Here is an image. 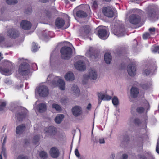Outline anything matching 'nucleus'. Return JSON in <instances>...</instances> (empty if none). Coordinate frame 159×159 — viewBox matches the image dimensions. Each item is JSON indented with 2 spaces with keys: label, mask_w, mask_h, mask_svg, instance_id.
<instances>
[{
  "label": "nucleus",
  "mask_w": 159,
  "mask_h": 159,
  "mask_svg": "<svg viewBox=\"0 0 159 159\" xmlns=\"http://www.w3.org/2000/svg\"><path fill=\"white\" fill-rule=\"evenodd\" d=\"M65 80L67 81H72L74 80L75 77L73 73L71 72H68L64 76Z\"/></svg>",
  "instance_id": "obj_20"
},
{
  "label": "nucleus",
  "mask_w": 159,
  "mask_h": 159,
  "mask_svg": "<svg viewBox=\"0 0 159 159\" xmlns=\"http://www.w3.org/2000/svg\"><path fill=\"white\" fill-rule=\"evenodd\" d=\"M25 126L24 125H19L16 128V132L17 134H21L25 129Z\"/></svg>",
  "instance_id": "obj_28"
},
{
  "label": "nucleus",
  "mask_w": 159,
  "mask_h": 159,
  "mask_svg": "<svg viewBox=\"0 0 159 159\" xmlns=\"http://www.w3.org/2000/svg\"><path fill=\"white\" fill-rule=\"evenodd\" d=\"M112 30L114 34L118 37L123 36L125 34V30L120 26L116 30L113 28Z\"/></svg>",
  "instance_id": "obj_9"
},
{
  "label": "nucleus",
  "mask_w": 159,
  "mask_h": 159,
  "mask_svg": "<svg viewBox=\"0 0 159 159\" xmlns=\"http://www.w3.org/2000/svg\"><path fill=\"white\" fill-rule=\"evenodd\" d=\"M99 37L102 39H106L108 37L109 32L103 27H100L98 31Z\"/></svg>",
  "instance_id": "obj_8"
},
{
  "label": "nucleus",
  "mask_w": 159,
  "mask_h": 159,
  "mask_svg": "<svg viewBox=\"0 0 159 159\" xmlns=\"http://www.w3.org/2000/svg\"><path fill=\"white\" fill-rule=\"evenodd\" d=\"M64 24V20L60 18L57 19L55 22L56 25L57 27L59 28H60L63 27Z\"/></svg>",
  "instance_id": "obj_22"
},
{
  "label": "nucleus",
  "mask_w": 159,
  "mask_h": 159,
  "mask_svg": "<svg viewBox=\"0 0 159 159\" xmlns=\"http://www.w3.org/2000/svg\"><path fill=\"white\" fill-rule=\"evenodd\" d=\"M39 156L41 158L45 159L47 157V154L45 152L41 151L39 153Z\"/></svg>",
  "instance_id": "obj_35"
},
{
  "label": "nucleus",
  "mask_w": 159,
  "mask_h": 159,
  "mask_svg": "<svg viewBox=\"0 0 159 159\" xmlns=\"http://www.w3.org/2000/svg\"><path fill=\"white\" fill-rule=\"evenodd\" d=\"M45 133H47L51 135H55L57 132L56 128L53 126L46 127L44 129Z\"/></svg>",
  "instance_id": "obj_13"
},
{
  "label": "nucleus",
  "mask_w": 159,
  "mask_h": 159,
  "mask_svg": "<svg viewBox=\"0 0 159 159\" xmlns=\"http://www.w3.org/2000/svg\"><path fill=\"white\" fill-rule=\"evenodd\" d=\"M138 157L139 158V159H147L145 156L144 155H139Z\"/></svg>",
  "instance_id": "obj_49"
},
{
  "label": "nucleus",
  "mask_w": 159,
  "mask_h": 159,
  "mask_svg": "<svg viewBox=\"0 0 159 159\" xmlns=\"http://www.w3.org/2000/svg\"><path fill=\"white\" fill-rule=\"evenodd\" d=\"M18 0H5L6 3L8 5H14L18 3Z\"/></svg>",
  "instance_id": "obj_31"
},
{
  "label": "nucleus",
  "mask_w": 159,
  "mask_h": 159,
  "mask_svg": "<svg viewBox=\"0 0 159 159\" xmlns=\"http://www.w3.org/2000/svg\"><path fill=\"white\" fill-rule=\"evenodd\" d=\"M37 109L40 112H43L45 111L46 109V104L44 103L39 104L38 106Z\"/></svg>",
  "instance_id": "obj_24"
},
{
  "label": "nucleus",
  "mask_w": 159,
  "mask_h": 159,
  "mask_svg": "<svg viewBox=\"0 0 159 159\" xmlns=\"http://www.w3.org/2000/svg\"><path fill=\"white\" fill-rule=\"evenodd\" d=\"M81 35L85 36V35L89 33L90 31V28L89 26H86L81 28Z\"/></svg>",
  "instance_id": "obj_21"
},
{
  "label": "nucleus",
  "mask_w": 159,
  "mask_h": 159,
  "mask_svg": "<svg viewBox=\"0 0 159 159\" xmlns=\"http://www.w3.org/2000/svg\"><path fill=\"white\" fill-rule=\"evenodd\" d=\"M52 107L53 109H55L57 111H60L61 110L60 106L57 104L53 103L52 105Z\"/></svg>",
  "instance_id": "obj_30"
},
{
  "label": "nucleus",
  "mask_w": 159,
  "mask_h": 159,
  "mask_svg": "<svg viewBox=\"0 0 159 159\" xmlns=\"http://www.w3.org/2000/svg\"><path fill=\"white\" fill-rule=\"evenodd\" d=\"M99 142L100 144H104L105 143V140L103 138H100L99 140Z\"/></svg>",
  "instance_id": "obj_48"
},
{
  "label": "nucleus",
  "mask_w": 159,
  "mask_h": 159,
  "mask_svg": "<svg viewBox=\"0 0 159 159\" xmlns=\"http://www.w3.org/2000/svg\"><path fill=\"white\" fill-rule=\"evenodd\" d=\"M77 58L79 60L74 63V67L77 70L80 71L84 70L86 69L84 61V57L79 56Z\"/></svg>",
  "instance_id": "obj_4"
},
{
  "label": "nucleus",
  "mask_w": 159,
  "mask_h": 159,
  "mask_svg": "<svg viewBox=\"0 0 159 159\" xmlns=\"http://www.w3.org/2000/svg\"><path fill=\"white\" fill-rule=\"evenodd\" d=\"M145 104H146V106L147 108H148V107L149 106V104L148 103L147 101H146L145 102Z\"/></svg>",
  "instance_id": "obj_58"
},
{
  "label": "nucleus",
  "mask_w": 159,
  "mask_h": 159,
  "mask_svg": "<svg viewBox=\"0 0 159 159\" xmlns=\"http://www.w3.org/2000/svg\"><path fill=\"white\" fill-rule=\"evenodd\" d=\"M39 48L38 45L34 43H32V51L34 52H36L38 49Z\"/></svg>",
  "instance_id": "obj_33"
},
{
  "label": "nucleus",
  "mask_w": 159,
  "mask_h": 159,
  "mask_svg": "<svg viewBox=\"0 0 159 159\" xmlns=\"http://www.w3.org/2000/svg\"><path fill=\"white\" fill-rule=\"evenodd\" d=\"M4 81L6 85H10L11 83V80L8 79H5Z\"/></svg>",
  "instance_id": "obj_42"
},
{
  "label": "nucleus",
  "mask_w": 159,
  "mask_h": 159,
  "mask_svg": "<svg viewBox=\"0 0 159 159\" xmlns=\"http://www.w3.org/2000/svg\"><path fill=\"white\" fill-rule=\"evenodd\" d=\"M157 14L158 12L155 11L154 9L149 10L147 13L148 16L151 19L155 17L156 15Z\"/></svg>",
  "instance_id": "obj_23"
},
{
  "label": "nucleus",
  "mask_w": 159,
  "mask_h": 159,
  "mask_svg": "<svg viewBox=\"0 0 159 159\" xmlns=\"http://www.w3.org/2000/svg\"><path fill=\"white\" fill-rule=\"evenodd\" d=\"M3 58V57L1 56V53L0 52V59L1 60Z\"/></svg>",
  "instance_id": "obj_62"
},
{
  "label": "nucleus",
  "mask_w": 159,
  "mask_h": 159,
  "mask_svg": "<svg viewBox=\"0 0 159 159\" xmlns=\"http://www.w3.org/2000/svg\"><path fill=\"white\" fill-rule=\"evenodd\" d=\"M156 151L157 153H159V140H158L156 148Z\"/></svg>",
  "instance_id": "obj_46"
},
{
  "label": "nucleus",
  "mask_w": 159,
  "mask_h": 159,
  "mask_svg": "<svg viewBox=\"0 0 159 159\" xmlns=\"http://www.w3.org/2000/svg\"><path fill=\"white\" fill-rule=\"evenodd\" d=\"M72 111L73 115L75 116H78L82 113V109L79 106H75L72 109Z\"/></svg>",
  "instance_id": "obj_16"
},
{
  "label": "nucleus",
  "mask_w": 159,
  "mask_h": 159,
  "mask_svg": "<svg viewBox=\"0 0 159 159\" xmlns=\"http://www.w3.org/2000/svg\"><path fill=\"white\" fill-rule=\"evenodd\" d=\"M6 149L5 148V147L4 146H2V150L1 151V154L3 155L5 157H6Z\"/></svg>",
  "instance_id": "obj_40"
},
{
  "label": "nucleus",
  "mask_w": 159,
  "mask_h": 159,
  "mask_svg": "<svg viewBox=\"0 0 159 159\" xmlns=\"http://www.w3.org/2000/svg\"><path fill=\"white\" fill-rule=\"evenodd\" d=\"M139 93L138 89L135 87H133L131 90V96L133 98H135L137 97Z\"/></svg>",
  "instance_id": "obj_25"
},
{
  "label": "nucleus",
  "mask_w": 159,
  "mask_h": 159,
  "mask_svg": "<svg viewBox=\"0 0 159 159\" xmlns=\"http://www.w3.org/2000/svg\"><path fill=\"white\" fill-rule=\"evenodd\" d=\"M64 118V116L62 114H58L55 117V121L57 124H60Z\"/></svg>",
  "instance_id": "obj_27"
},
{
  "label": "nucleus",
  "mask_w": 159,
  "mask_h": 159,
  "mask_svg": "<svg viewBox=\"0 0 159 159\" xmlns=\"http://www.w3.org/2000/svg\"><path fill=\"white\" fill-rule=\"evenodd\" d=\"M101 99H99V103H98L99 104H100L101 103Z\"/></svg>",
  "instance_id": "obj_64"
},
{
  "label": "nucleus",
  "mask_w": 159,
  "mask_h": 159,
  "mask_svg": "<svg viewBox=\"0 0 159 159\" xmlns=\"http://www.w3.org/2000/svg\"><path fill=\"white\" fill-rule=\"evenodd\" d=\"M149 30L151 34H153L155 33V29L154 28L152 27L149 28Z\"/></svg>",
  "instance_id": "obj_44"
},
{
  "label": "nucleus",
  "mask_w": 159,
  "mask_h": 159,
  "mask_svg": "<svg viewBox=\"0 0 159 159\" xmlns=\"http://www.w3.org/2000/svg\"><path fill=\"white\" fill-rule=\"evenodd\" d=\"M129 20L130 23L136 24L140 22V17L138 15L132 14L129 17Z\"/></svg>",
  "instance_id": "obj_10"
},
{
  "label": "nucleus",
  "mask_w": 159,
  "mask_h": 159,
  "mask_svg": "<svg viewBox=\"0 0 159 159\" xmlns=\"http://www.w3.org/2000/svg\"><path fill=\"white\" fill-rule=\"evenodd\" d=\"M128 156L126 154H124L122 155V157L121 159H127Z\"/></svg>",
  "instance_id": "obj_50"
},
{
  "label": "nucleus",
  "mask_w": 159,
  "mask_h": 159,
  "mask_svg": "<svg viewBox=\"0 0 159 159\" xmlns=\"http://www.w3.org/2000/svg\"><path fill=\"white\" fill-rule=\"evenodd\" d=\"M104 60L107 64H109L111 61V56L109 53H106L104 55Z\"/></svg>",
  "instance_id": "obj_26"
},
{
  "label": "nucleus",
  "mask_w": 159,
  "mask_h": 159,
  "mask_svg": "<svg viewBox=\"0 0 159 159\" xmlns=\"http://www.w3.org/2000/svg\"><path fill=\"white\" fill-rule=\"evenodd\" d=\"M4 65L6 68H0V72L6 75H11L13 71L14 65L11 62L7 60L4 61Z\"/></svg>",
  "instance_id": "obj_1"
},
{
  "label": "nucleus",
  "mask_w": 159,
  "mask_h": 159,
  "mask_svg": "<svg viewBox=\"0 0 159 159\" xmlns=\"http://www.w3.org/2000/svg\"><path fill=\"white\" fill-rule=\"evenodd\" d=\"M90 52L89 51V52H88L86 53V55L87 56H88V57H91V56L89 54V53H90Z\"/></svg>",
  "instance_id": "obj_60"
},
{
  "label": "nucleus",
  "mask_w": 159,
  "mask_h": 159,
  "mask_svg": "<svg viewBox=\"0 0 159 159\" xmlns=\"http://www.w3.org/2000/svg\"><path fill=\"white\" fill-rule=\"evenodd\" d=\"M45 19L48 20L51 16L50 13L49 11H46L45 12Z\"/></svg>",
  "instance_id": "obj_39"
},
{
  "label": "nucleus",
  "mask_w": 159,
  "mask_h": 159,
  "mask_svg": "<svg viewBox=\"0 0 159 159\" xmlns=\"http://www.w3.org/2000/svg\"><path fill=\"white\" fill-rule=\"evenodd\" d=\"M102 12L104 15L107 17H111L113 16V12L110 7H104L103 9Z\"/></svg>",
  "instance_id": "obj_12"
},
{
  "label": "nucleus",
  "mask_w": 159,
  "mask_h": 159,
  "mask_svg": "<svg viewBox=\"0 0 159 159\" xmlns=\"http://www.w3.org/2000/svg\"><path fill=\"white\" fill-rule=\"evenodd\" d=\"M40 139V136L39 135H36L33 138V143L36 144L38 142Z\"/></svg>",
  "instance_id": "obj_36"
},
{
  "label": "nucleus",
  "mask_w": 159,
  "mask_h": 159,
  "mask_svg": "<svg viewBox=\"0 0 159 159\" xmlns=\"http://www.w3.org/2000/svg\"><path fill=\"white\" fill-rule=\"evenodd\" d=\"M91 108V105L90 104H89L87 106V108L88 110H89Z\"/></svg>",
  "instance_id": "obj_57"
},
{
  "label": "nucleus",
  "mask_w": 159,
  "mask_h": 159,
  "mask_svg": "<svg viewBox=\"0 0 159 159\" xmlns=\"http://www.w3.org/2000/svg\"><path fill=\"white\" fill-rule=\"evenodd\" d=\"M75 154L76 156L78 157H79L80 154L78 150L77 149H76L75 150Z\"/></svg>",
  "instance_id": "obj_47"
},
{
  "label": "nucleus",
  "mask_w": 159,
  "mask_h": 159,
  "mask_svg": "<svg viewBox=\"0 0 159 159\" xmlns=\"http://www.w3.org/2000/svg\"><path fill=\"white\" fill-rule=\"evenodd\" d=\"M36 93L38 94L40 96L45 97L48 95L49 90L46 86L41 85L36 89Z\"/></svg>",
  "instance_id": "obj_6"
},
{
  "label": "nucleus",
  "mask_w": 159,
  "mask_h": 159,
  "mask_svg": "<svg viewBox=\"0 0 159 159\" xmlns=\"http://www.w3.org/2000/svg\"><path fill=\"white\" fill-rule=\"evenodd\" d=\"M52 84V86L53 87L58 86L61 90H64L65 89V82L60 77L56 76L54 77Z\"/></svg>",
  "instance_id": "obj_3"
},
{
  "label": "nucleus",
  "mask_w": 159,
  "mask_h": 159,
  "mask_svg": "<svg viewBox=\"0 0 159 159\" xmlns=\"http://www.w3.org/2000/svg\"><path fill=\"white\" fill-rule=\"evenodd\" d=\"M97 7V4L96 2H94L93 4L92 7L94 8H96Z\"/></svg>",
  "instance_id": "obj_51"
},
{
  "label": "nucleus",
  "mask_w": 159,
  "mask_h": 159,
  "mask_svg": "<svg viewBox=\"0 0 159 159\" xmlns=\"http://www.w3.org/2000/svg\"><path fill=\"white\" fill-rule=\"evenodd\" d=\"M98 97L99 99H100L102 100L109 101L111 99V96L107 94H105L102 92L99 93L98 94Z\"/></svg>",
  "instance_id": "obj_19"
},
{
  "label": "nucleus",
  "mask_w": 159,
  "mask_h": 159,
  "mask_svg": "<svg viewBox=\"0 0 159 159\" xmlns=\"http://www.w3.org/2000/svg\"><path fill=\"white\" fill-rule=\"evenodd\" d=\"M61 53L63 59H67L70 58L72 53V49L69 47H63L61 49Z\"/></svg>",
  "instance_id": "obj_5"
},
{
  "label": "nucleus",
  "mask_w": 159,
  "mask_h": 159,
  "mask_svg": "<svg viewBox=\"0 0 159 159\" xmlns=\"http://www.w3.org/2000/svg\"><path fill=\"white\" fill-rule=\"evenodd\" d=\"M49 153L51 156L53 158H57L59 155L58 149L55 147H52L50 149Z\"/></svg>",
  "instance_id": "obj_15"
},
{
  "label": "nucleus",
  "mask_w": 159,
  "mask_h": 159,
  "mask_svg": "<svg viewBox=\"0 0 159 159\" xmlns=\"http://www.w3.org/2000/svg\"><path fill=\"white\" fill-rule=\"evenodd\" d=\"M150 154V153L149 152H147L145 154V155H146L147 156V154L149 155Z\"/></svg>",
  "instance_id": "obj_63"
},
{
  "label": "nucleus",
  "mask_w": 159,
  "mask_h": 159,
  "mask_svg": "<svg viewBox=\"0 0 159 159\" xmlns=\"http://www.w3.org/2000/svg\"><path fill=\"white\" fill-rule=\"evenodd\" d=\"M20 26L22 29L25 30H27L30 28L31 24L30 21L26 20H24L21 22Z\"/></svg>",
  "instance_id": "obj_17"
},
{
  "label": "nucleus",
  "mask_w": 159,
  "mask_h": 159,
  "mask_svg": "<svg viewBox=\"0 0 159 159\" xmlns=\"http://www.w3.org/2000/svg\"><path fill=\"white\" fill-rule=\"evenodd\" d=\"M127 70L128 74L131 76H134L136 74V68L134 64H129L128 66Z\"/></svg>",
  "instance_id": "obj_11"
},
{
  "label": "nucleus",
  "mask_w": 159,
  "mask_h": 159,
  "mask_svg": "<svg viewBox=\"0 0 159 159\" xmlns=\"http://www.w3.org/2000/svg\"><path fill=\"white\" fill-rule=\"evenodd\" d=\"M29 68V65L25 62H24L19 66L18 70L19 74L24 75H27L30 72Z\"/></svg>",
  "instance_id": "obj_7"
},
{
  "label": "nucleus",
  "mask_w": 159,
  "mask_h": 159,
  "mask_svg": "<svg viewBox=\"0 0 159 159\" xmlns=\"http://www.w3.org/2000/svg\"><path fill=\"white\" fill-rule=\"evenodd\" d=\"M150 72V70L149 68H145L143 70V74L144 75H148Z\"/></svg>",
  "instance_id": "obj_38"
},
{
  "label": "nucleus",
  "mask_w": 159,
  "mask_h": 159,
  "mask_svg": "<svg viewBox=\"0 0 159 159\" xmlns=\"http://www.w3.org/2000/svg\"><path fill=\"white\" fill-rule=\"evenodd\" d=\"M4 39V38L3 36L0 35V43H1Z\"/></svg>",
  "instance_id": "obj_56"
},
{
  "label": "nucleus",
  "mask_w": 159,
  "mask_h": 159,
  "mask_svg": "<svg viewBox=\"0 0 159 159\" xmlns=\"http://www.w3.org/2000/svg\"><path fill=\"white\" fill-rule=\"evenodd\" d=\"M98 75L96 71L94 69L89 70L88 74L84 75L83 78V83L86 84L89 80H95L97 78Z\"/></svg>",
  "instance_id": "obj_2"
},
{
  "label": "nucleus",
  "mask_w": 159,
  "mask_h": 159,
  "mask_svg": "<svg viewBox=\"0 0 159 159\" xmlns=\"http://www.w3.org/2000/svg\"><path fill=\"white\" fill-rule=\"evenodd\" d=\"M17 159H29L27 157L23 155H19L17 158Z\"/></svg>",
  "instance_id": "obj_43"
},
{
  "label": "nucleus",
  "mask_w": 159,
  "mask_h": 159,
  "mask_svg": "<svg viewBox=\"0 0 159 159\" xmlns=\"http://www.w3.org/2000/svg\"><path fill=\"white\" fill-rule=\"evenodd\" d=\"M152 52L154 53L158 52L159 53V47L152 46L151 48Z\"/></svg>",
  "instance_id": "obj_37"
},
{
  "label": "nucleus",
  "mask_w": 159,
  "mask_h": 159,
  "mask_svg": "<svg viewBox=\"0 0 159 159\" xmlns=\"http://www.w3.org/2000/svg\"><path fill=\"white\" fill-rule=\"evenodd\" d=\"M77 16L80 17H85L87 16V14L84 11H79L76 13Z\"/></svg>",
  "instance_id": "obj_29"
},
{
  "label": "nucleus",
  "mask_w": 159,
  "mask_h": 159,
  "mask_svg": "<svg viewBox=\"0 0 159 159\" xmlns=\"http://www.w3.org/2000/svg\"><path fill=\"white\" fill-rule=\"evenodd\" d=\"M6 102L5 101L0 100V110L2 111L4 110L6 105Z\"/></svg>",
  "instance_id": "obj_34"
},
{
  "label": "nucleus",
  "mask_w": 159,
  "mask_h": 159,
  "mask_svg": "<svg viewBox=\"0 0 159 159\" xmlns=\"http://www.w3.org/2000/svg\"><path fill=\"white\" fill-rule=\"evenodd\" d=\"M7 34L10 37L14 38L18 36V33L16 29L11 28L8 30Z\"/></svg>",
  "instance_id": "obj_14"
},
{
  "label": "nucleus",
  "mask_w": 159,
  "mask_h": 159,
  "mask_svg": "<svg viewBox=\"0 0 159 159\" xmlns=\"http://www.w3.org/2000/svg\"><path fill=\"white\" fill-rule=\"evenodd\" d=\"M24 112L22 114H21L20 115V116L21 117H24L25 115H26V110L25 109H24Z\"/></svg>",
  "instance_id": "obj_52"
},
{
  "label": "nucleus",
  "mask_w": 159,
  "mask_h": 159,
  "mask_svg": "<svg viewBox=\"0 0 159 159\" xmlns=\"http://www.w3.org/2000/svg\"><path fill=\"white\" fill-rule=\"evenodd\" d=\"M52 78V75H49L48 76V78H47V79L48 80H50V78Z\"/></svg>",
  "instance_id": "obj_59"
},
{
  "label": "nucleus",
  "mask_w": 159,
  "mask_h": 159,
  "mask_svg": "<svg viewBox=\"0 0 159 159\" xmlns=\"http://www.w3.org/2000/svg\"><path fill=\"white\" fill-rule=\"evenodd\" d=\"M11 43H8V44H6L4 45V47H10L11 46Z\"/></svg>",
  "instance_id": "obj_55"
},
{
  "label": "nucleus",
  "mask_w": 159,
  "mask_h": 159,
  "mask_svg": "<svg viewBox=\"0 0 159 159\" xmlns=\"http://www.w3.org/2000/svg\"><path fill=\"white\" fill-rule=\"evenodd\" d=\"M134 122L135 123L139 124L140 123V120L139 119L136 118L134 120Z\"/></svg>",
  "instance_id": "obj_53"
},
{
  "label": "nucleus",
  "mask_w": 159,
  "mask_h": 159,
  "mask_svg": "<svg viewBox=\"0 0 159 159\" xmlns=\"http://www.w3.org/2000/svg\"><path fill=\"white\" fill-rule=\"evenodd\" d=\"M40 0L41 2H43V3H45V2H46L48 1V0Z\"/></svg>",
  "instance_id": "obj_61"
},
{
  "label": "nucleus",
  "mask_w": 159,
  "mask_h": 159,
  "mask_svg": "<svg viewBox=\"0 0 159 159\" xmlns=\"http://www.w3.org/2000/svg\"><path fill=\"white\" fill-rule=\"evenodd\" d=\"M150 34L148 33H145L143 35V39H146L150 37Z\"/></svg>",
  "instance_id": "obj_41"
},
{
  "label": "nucleus",
  "mask_w": 159,
  "mask_h": 159,
  "mask_svg": "<svg viewBox=\"0 0 159 159\" xmlns=\"http://www.w3.org/2000/svg\"><path fill=\"white\" fill-rule=\"evenodd\" d=\"M112 102L114 106H117L119 103L118 98L116 96L112 98Z\"/></svg>",
  "instance_id": "obj_32"
},
{
  "label": "nucleus",
  "mask_w": 159,
  "mask_h": 159,
  "mask_svg": "<svg viewBox=\"0 0 159 159\" xmlns=\"http://www.w3.org/2000/svg\"><path fill=\"white\" fill-rule=\"evenodd\" d=\"M7 139V137L6 136H5V138H4V140H3V143H2V145L3 146H4V145H5V143H6Z\"/></svg>",
  "instance_id": "obj_54"
},
{
  "label": "nucleus",
  "mask_w": 159,
  "mask_h": 159,
  "mask_svg": "<svg viewBox=\"0 0 159 159\" xmlns=\"http://www.w3.org/2000/svg\"><path fill=\"white\" fill-rule=\"evenodd\" d=\"M144 109L143 107H139L137 109V111L139 113H141L143 112Z\"/></svg>",
  "instance_id": "obj_45"
},
{
  "label": "nucleus",
  "mask_w": 159,
  "mask_h": 159,
  "mask_svg": "<svg viewBox=\"0 0 159 159\" xmlns=\"http://www.w3.org/2000/svg\"><path fill=\"white\" fill-rule=\"evenodd\" d=\"M70 90L71 93L75 96H78L80 95V91L76 85H73Z\"/></svg>",
  "instance_id": "obj_18"
}]
</instances>
